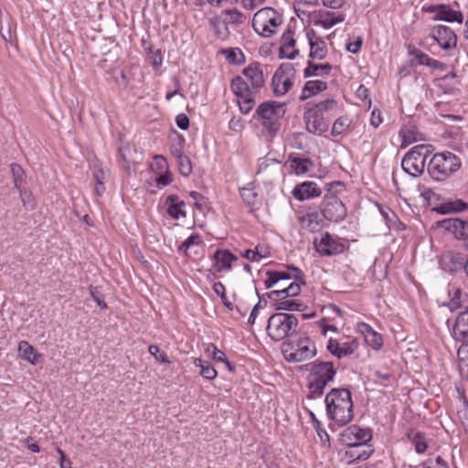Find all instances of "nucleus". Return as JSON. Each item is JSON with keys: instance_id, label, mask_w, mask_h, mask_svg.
<instances>
[{"instance_id": "f257e3e1", "label": "nucleus", "mask_w": 468, "mask_h": 468, "mask_svg": "<svg viewBox=\"0 0 468 468\" xmlns=\"http://www.w3.org/2000/svg\"><path fill=\"white\" fill-rule=\"evenodd\" d=\"M326 415L339 426H345L354 418V405L348 388H332L324 399Z\"/></svg>"}, {"instance_id": "f03ea898", "label": "nucleus", "mask_w": 468, "mask_h": 468, "mask_svg": "<svg viewBox=\"0 0 468 468\" xmlns=\"http://www.w3.org/2000/svg\"><path fill=\"white\" fill-rule=\"evenodd\" d=\"M309 372L307 388L309 394L307 399H315L322 397L326 386L332 382L336 375V369L333 362L315 360L304 366Z\"/></svg>"}, {"instance_id": "7ed1b4c3", "label": "nucleus", "mask_w": 468, "mask_h": 468, "mask_svg": "<svg viewBox=\"0 0 468 468\" xmlns=\"http://www.w3.org/2000/svg\"><path fill=\"white\" fill-rule=\"evenodd\" d=\"M345 190V184L334 181L325 185L326 194L321 205V214L324 219L333 222L342 221L347 214V209L337 195Z\"/></svg>"}, {"instance_id": "20e7f679", "label": "nucleus", "mask_w": 468, "mask_h": 468, "mask_svg": "<svg viewBox=\"0 0 468 468\" xmlns=\"http://www.w3.org/2000/svg\"><path fill=\"white\" fill-rule=\"evenodd\" d=\"M285 113L286 103L267 101L258 106L254 118L261 122L269 135H273L280 130Z\"/></svg>"}, {"instance_id": "39448f33", "label": "nucleus", "mask_w": 468, "mask_h": 468, "mask_svg": "<svg viewBox=\"0 0 468 468\" xmlns=\"http://www.w3.org/2000/svg\"><path fill=\"white\" fill-rule=\"evenodd\" d=\"M462 166L459 156L444 151L435 154L428 164V173L436 181H443L456 173Z\"/></svg>"}, {"instance_id": "423d86ee", "label": "nucleus", "mask_w": 468, "mask_h": 468, "mask_svg": "<svg viewBox=\"0 0 468 468\" xmlns=\"http://www.w3.org/2000/svg\"><path fill=\"white\" fill-rule=\"evenodd\" d=\"M282 353L288 362L298 363L309 360L316 356L315 344L308 336L282 343Z\"/></svg>"}, {"instance_id": "0eeeda50", "label": "nucleus", "mask_w": 468, "mask_h": 468, "mask_svg": "<svg viewBox=\"0 0 468 468\" xmlns=\"http://www.w3.org/2000/svg\"><path fill=\"white\" fill-rule=\"evenodd\" d=\"M267 333L275 341L292 337L298 330V319L291 314L277 313L268 320Z\"/></svg>"}, {"instance_id": "6e6552de", "label": "nucleus", "mask_w": 468, "mask_h": 468, "mask_svg": "<svg viewBox=\"0 0 468 468\" xmlns=\"http://www.w3.org/2000/svg\"><path fill=\"white\" fill-rule=\"evenodd\" d=\"M282 23V16L271 7H264L257 11L252 18V27L263 37H271L276 28Z\"/></svg>"}, {"instance_id": "1a4fd4ad", "label": "nucleus", "mask_w": 468, "mask_h": 468, "mask_svg": "<svg viewBox=\"0 0 468 468\" xmlns=\"http://www.w3.org/2000/svg\"><path fill=\"white\" fill-rule=\"evenodd\" d=\"M295 80V69L292 63H282L274 72L271 79V89L274 96L285 95L292 87Z\"/></svg>"}, {"instance_id": "9d476101", "label": "nucleus", "mask_w": 468, "mask_h": 468, "mask_svg": "<svg viewBox=\"0 0 468 468\" xmlns=\"http://www.w3.org/2000/svg\"><path fill=\"white\" fill-rule=\"evenodd\" d=\"M427 146L420 144L409 151L401 161V166L405 173L413 177L420 176L425 168Z\"/></svg>"}, {"instance_id": "9b49d317", "label": "nucleus", "mask_w": 468, "mask_h": 468, "mask_svg": "<svg viewBox=\"0 0 468 468\" xmlns=\"http://www.w3.org/2000/svg\"><path fill=\"white\" fill-rule=\"evenodd\" d=\"M372 439V432L369 429H362L357 425H351L346 428L341 433L340 441L347 447L366 446Z\"/></svg>"}, {"instance_id": "f8f14e48", "label": "nucleus", "mask_w": 468, "mask_h": 468, "mask_svg": "<svg viewBox=\"0 0 468 468\" xmlns=\"http://www.w3.org/2000/svg\"><path fill=\"white\" fill-rule=\"evenodd\" d=\"M430 37L438 43L443 50L454 49L457 47V36L449 27L437 25L431 28Z\"/></svg>"}, {"instance_id": "ddd939ff", "label": "nucleus", "mask_w": 468, "mask_h": 468, "mask_svg": "<svg viewBox=\"0 0 468 468\" xmlns=\"http://www.w3.org/2000/svg\"><path fill=\"white\" fill-rule=\"evenodd\" d=\"M438 226L452 234L458 240L468 239V219L460 218H445L439 221Z\"/></svg>"}, {"instance_id": "4468645a", "label": "nucleus", "mask_w": 468, "mask_h": 468, "mask_svg": "<svg viewBox=\"0 0 468 468\" xmlns=\"http://www.w3.org/2000/svg\"><path fill=\"white\" fill-rule=\"evenodd\" d=\"M317 252L323 256H333L344 251L345 246L335 239L328 232L324 233L319 240H314Z\"/></svg>"}, {"instance_id": "2eb2a0df", "label": "nucleus", "mask_w": 468, "mask_h": 468, "mask_svg": "<svg viewBox=\"0 0 468 468\" xmlns=\"http://www.w3.org/2000/svg\"><path fill=\"white\" fill-rule=\"evenodd\" d=\"M303 118L306 130L311 133L322 135L328 130L329 121L309 108L306 109Z\"/></svg>"}, {"instance_id": "dca6fc26", "label": "nucleus", "mask_w": 468, "mask_h": 468, "mask_svg": "<svg viewBox=\"0 0 468 468\" xmlns=\"http://www.w3.org/2000/svg\"><path fill=\"white\" fill-rule=\"evenodd\" d=\"M310 46L309 58L312 59H324L327 56V48L325 42L321 37L316 35L314 29L306 33Z\"/></svg>"}, {"instance_id": "f3484780", "label": "nucleus", "mask_w": 468, "mask_h": 468, "mask_svg": "<svg viewBox=\"0 0 468 468\" xmlns=\"http://www.w3.org/2000/svg\"><path fill=\"white\" fill-rule=\"evenodd\" d=\"M298 54L299 50L295 48L293 31L288 28L282 36L279 57L280 58L294 59Z\"/></svg>"}, {"instance_id": "a211bd4d", "label": "nucleus", "mask_w": 468, "mask_h": 468, "mask_svg": "<svg viewBox=\"0 0 468 468\" xmlns=\"http://www.w3.org/2000/svg\"><path fill=\"white\" fill-rule=\"evenodd\" d=\"M321 194L322 190L317 186V184L311 181L301 183L292 190V196L300 201L318 197Z\"/></svg>"}, {"instance_id": "6ab92c4d", "label": "nucleus", "mask_w": 468, "mask_h": 468, "mask_svg": "<svg viewBox=\"0 0 468 468\" xmlns=\"http://www.w3.org/2000/svg\"><path fill=\"white\" fill-rule=\"evenodd\" d=\"M261 66V63L253 62L243 69V75L250 82V88L255 91H259L265 82Z\"/></svg>"}, {"instance_id": "aec40b11", "label": "nucleus", "mask_w": 468, "mask_h": 468, "mask_svg": "<svg viewBox=\"0 0 468 468\" xmlns=\"http://www.w3.org/2000/svg\"><path fill=\"white\" fill-rule=\"evenodd\" d=\"M324 219L322 214L314 210L298 217L301 227L312 233L320 231Z\"/></svg>"}, {"instance_id": "412c9836", "label": "nucleus", "mask_w": 468, "mask_h": 468, "mask_svg": "<svg viewBox=\"0 0 468 468\" xmlns=\"http://www.w3.org/2000/svg\"><path fill=\"white\" fill-rule=\"evenodd\" d=\"M212 259L215 261L214 269L218 272L229 271L232 267V262L238 260L237 256L228 250H217Z\"/></svg>"}, {"instance_id": "4be33fe9", "label": "nucleus", "mask_w": 468, "mask_h": 468, "mask_svg": "<svg viewBox=\"0 0 468 468\" xmlns=\"http://www.w3.org/2000/svg\"><path fill=\"white\" fill-rule=\"evenodd\" d=\"M185 207L186 203L183 200H180L176 195L168 196L165 201V207L167 214L175 219L185 218L186 216V211L184 210Z\"/></svg>"}, {"instance_id": "5701e85b", "label": "nucleus", "mask_w": 468, "mask_h": 468, "mask_svg": "<svg viewBox=\"0 0 468 468\" xmlns=\"http://www.w3.org/2000/svg\"><path fill=\"white\" fill-rule=\"evenodd\" d=\"M452 331L456 339L468 344V305L458 315Z\"/></svg>"}, {"instance_id": "b1692460", "label": "nucleus", "mask_w": 468, "mask_h": 468, "mask_svg": "<svg viewBox=\"0 0 468 468\" xmlns=\"http://www.w3.org/2000/svg\"><path fill=\"white\" fill-rule=\"evenodd\" d=\"M303 285V284L301 283V282L295 281L291 282L287 287L279 290H273L266 293V296L271 301H277V297H282V300L284 298L294 297L300 294Z\"/></svg>"}, {"instance_id": "393cba45", "label": "nucleus", "mask_w": 468, "mask_h": 468, "mask_svg": "<svg viewBox=\"0 0 468 468\" xmlns=\"http://www.w3.org/2000/svg\"><path fill=\"white\" fill-rule=\"evenodd\" d=\"M433 20H441L448 23L457 22L462 24L463 15L461 11L453 10L449 5L440 4V10L434 16Z\"/></svg>"}, {"instance_id": "a878e982", "label": "nucleus", "mask_w": 468, "mask_h": 468, "mask_svg": "<svg viewBox=\"0 0 468 468\" xmlns=\"http://www.w3.org/2000/svg\"><path fill=\"white\" fill-rule=\"evenodd\" d=\"M309 109L314 112L325 117V120L329 121L330 117L337 112L338 103L335 99H326L313 105Z\"/></svg>"}, {"instance_id": "bb28decb", "label": "nucleus", "mask_w": 468, "mask_h": 468, "mask_svg": "<svg viewBox=\"0 0 468 468\" xmlns=\"http://www.w3.org/2000/svg\"><path fill=\"white\" fill-rule=\"evenodd\" d=\"M448 295L450 299L446 303H444V305L447 306L451 312H454L460 308L465 309V300L462 290L459 287L450 283L448 286Z\"/></svg>"}, {"instance_id": "cd10ccee", "label": "nucleus", "mask_w": 468, "mask_h": 468, "mask_svg": "<svg viewBox=\"0 0 468 468\" xmlns=\"http://www.w3.org/2000/svg\"><path fill=\"white\" fill-rule=\"evenodd\" d=\"M288 163L290 164L291 172L298 176L307 173L314 165L309 158L300 157L295 154L289 155Z\"/></svg>"}, {"instance_id": "c85d7f7f", "label": "nucleus", "mask_w": 468, "mask_h": 468, "mask_svg": "<svg viewBox=\"0 0 468 468\" xmlns=\"http://www.w3.org/2000/svg\"><path fill=\"white\" fill-rule=\"evenodd\" d=\"M327 89V82L324 80H308L305 82L302 93L300 95V101H303L307 99L314 96Z\"/></svg>"}, {"instance_id": "c756f323", "label": "nucleus", "mask_w": 468, "mask_h": 468, "mask_svg": "<svg viewBox=\"0 0 468 468\" xmlns=\"http://www.w3.org/2000/svg\"><path fill=\"white\" fill-rule=\"evenodd\" d=\"M373 452L369 446H354L348 447L345 456L349 459L348 463L367 460Z\"/></svg>"}, {"instance_id": "7c9ffc66", "label": "nucleus", "mask_w": 468, "mask_h": 468, "mask_svg": "<svg viewBox=\"0 0 468 468\" xmlns=\"http://www.w3.org/2000/svg\"><path fill=\"white\" fill-rule=\"evenodd\" d=\"M230 89L238 99L258 92L253 90L249 83L240 76H237L231 80Z\"/></svg>"}, {"instance_id": "2f4dec72", "label": "nucleus", "mask_w": 468, "mask_h": 468, "mask_svg": "<svg viewBox=\"0 0 468 468\" xmlns=\"http://www.w3.org/2000/svg\"><path fill=\"white\" fill-rule=\"evenodd\" d=\"M18 353L21 358L27 360L32 365H36L40 357L35 348L27 341H20L18 344Z\"/></svg>"}, {"instance_id": "473e14b6", "label": "nucleus", "mask_w": 468, "mask_h": 468, "mask_svg": "<svg viewBox=\"0 0 468 468\" xmlns=\"http://www.w3.org/2000/svg\"><path fill=\"white\" fill-rule=\"evenodd\" d=\"M331 69L332 65L328 62L324 64H314L309 60L306 68L303 69V77L307 79L313 76H320L322 75L321 71H323L324 75H329Z\"/></svg>"}, {"instance_id": "72a5a7b5", "label": "nucleus", "mask_w": 468, "mask_h": 468, "mask_svg": "<svg viewBox=\"0 0 468 468\" xmlns=\"http://www.w3.org/2000/svg\"><path fill=\"white\" fill-rule=\"evenodd\" d=\"M275 310H283V311H303L306 306L295 300H288L284 298L282 300V297H277V301H272Z\"/></svg>"}, {"instance_id": "f704fd0d", "label": "nucleus", "mask_w": 468, "mask_h": 468, "mask_svg": "<svg viewBox=\"0 0 468 468\" xmlns=\"http://www.w3.org/2000/svg\"><path fill=\"white\" fill-rule=\"evenodd\" d=\"M399 136L402 139V146L422 140L421 133L415 126L402 127L399 131Z\"/></svg>"}, {"instance_id": "c9c22d12", "label": "nucleus", "mask_w": 468, "mask_h": 468, "mask_svg": "<svg viewBox=\"0 0 468 468\" xmlns=\"http://www.w3.org/2000/svg\"><path fill=\"white\" fill-rule=\"evenodd\" d=\"M226 18L222 21L224 26L229 27V25L239 26L244 24L247 20L246 15L241 13L237 8L226 9L223 11Z\"/></svg>"}, {"instance_id": "e433bc0d", "label": "nucleus", "mask_w": 468, "mask_h": 468, "mask_svg": "<svg viewBox=\"0 0 468 468\" xmlns=\"http://www.w3.org/2000/svg\"><path fill=\"white\" fill-rule=\"evenodd\" d=\"M345 20V16L343 14L335 15L333 12H325L321 14L320 19L315 21V25H319L325 29L331 28L335 25L341 23Z\"/></svg>"}, {"instance_id": "4c0bfd02", "label": "nucleus", "mask_w": 468, "mask_h": 468, "mask_svg": "<svg viewBox=\"0 0 468 468\" xmlns=\"http://www.w3.org/2000/svg\"><path fill=\"white\" fill-rule=\"evenodd\" d=\"M221 53L230 64L242 65L245 63V56L239 48H225L222 49Z\"/></svg>"}, {"instance_id": "58836bf2", "label": "nucleus", "mask_w": 468, "mask_h": 468, "mask_svg": "<svg viewBox=\"0 0 468 468\" xmlns=\"http://www.w3.org/2000/svg\"><path fill=\"white\" fill-rule=\"evenodd\" d=\"M240 197L243 202L253 210L259 204L258 194L251 187H242L239 189Z\"/></svg>"}, {"instance_id": "ea45409f", "label": "nucleus", "mask_w": 468, "mask_h": 468, "mask_svg": "<svg viewBox=\"0 0 468 468\" xmlns=\"http://www.w3.org/2000/svg\"><path fill=\"white\" fill-rule=\"evenodd\" d=\"M207 353L210 354L211 357L218 362H224L229 371L233 370V367L231 366L230 362L228 360L225 353L219 349L217 348V346L213 344H210L209 346H207Z\"/></svg>"}, {"instance_id": "a19ab883", "label": "nucleus", "mask_w": 468, "mask_h": 468, "mask_svg": "<svg viewBox=\"0 0 468 468\" xmlns=\"http://www.w3.org/2000/svg\"><path fill=\"white\" fill-rule=\"evenodd\" d=\"M326 348L333 356H335L338 359L348 356V353L350 352V350L346 348L345 350H341L340 341L334 338H330L328 340Z\"/></svg>"}, {"instance_id": "79ce46f5", "label": "nucleus", "mask_w": 468, "mask_h": 468, "mask_svg": "<svg viewBox=\"0 0 468 468\" xmlns=\"http://www.w3.org/2000/svg\"><path fill=\"white\" fill-rule=\"evenodd\" d=\"M409 54L410 57H412V63L415 65L426 66L431 58V57L428 54L422 52L421 50L416 48H410L409 50Z\"/></svg>"}, {"instance_id": "37998d69", "label": "nucleus", "mask_w": 468, "mask_h": 468, "mask_svg": "<svg viewBox=\"0 0 468 468\" xmlns=\"http://www.w3.org/2000/svg\"><path fill=\"white\" fill-rule=\"evenodd\" d=\"M14 186L16 189L22 186L24 183L25 172L23 168L17 164H12L10 166Z\"/></svg>"}, {"instance_id": "c03bdc74", "label": "nucleus", "mask_w": 468, "mask_h": 468, "mask_svg": "<svg viewBox=\"0 0 468 468\" xmlns=\"http://www.w3.org/2000/svg\"><path fill=\"white\" fill-rule=\"evenodd\" d=\"M238 104H239V111L243 114H248L249 112H250V111L254 107V104H255V94H251V95H249V96H246V97L239 98L238 99Z\"/></svg>"}, {"instance_id": "a18cd8bd", "label": "nucleus", "mask_w": 468, "mask_h": 468, "mask_svg": "<svg viewBox=\"0 0 468 468\" xmlns=\"http://www.w3.org/2000/svg\"><path fill=\"white\" fill-rule=\"evenodd\" d=\"M214 292L218 295L223 303V304L229 309L233 310L234 305L231 302L229 301L226 295V289L222 282H218L213 284Z\"/></svg>"}, {"instance_id": "49530a36", "label": "nucleus", "mask_w": 468, "mask_h": 468, "mask_svg": "<svg viewBox=\"0 0 468 468\" xmlns=\"http://www.w3.org/2000/svg\"><path fill=\"white\" fill-rule=\"evenodd\" d=\"M350 125V121L346 117H339L335 120L332 127V135L337 136L343 133Z\"/></svg>"}, {"instance_id": "de8ad7c7", "label": "nucleus", "mask_w": 468, "mask_h": 468, "mask_svg": "<svg viewBox=\"0 0 468 468\" xmlns=\"http://www.w3.org/2000/svg\"><path fill=\"white\" fill-rule=\"evenodd\" d=\"M146 49L153 67L156 69H159L163 63L161 49L154 48L152 46L148 47Z\"/></svg>"}, {"instance_id": "09e8293b", "label": "nucleus", "mask_w": 468, "mask_h": 468, "mask_svg": "<svg viewBox=\"0 0 468 468\" xmlns=\"http://www.w3.org/2000/svg\"><path fill=\"white\" fill-rule=\"evenodd\" d=\"M366 343L375 350H379L383 346V339L380 334L375 330L367 335L365 338Z\"/></svg>"}, {"instance_id": "8fccbe9b", "label": "nucleus", "mask_w": 468, "mask_h": 468, "mask_svg": "<svg viewBox=\"0 0 468 468\" xmlns=\"http://www.w3.org/2000/svg\"><path fill=\"white\" fill-rule=\"evenodd\" d=\"M412 443L415 446V451L418 453H423L427 450V441L424 435L420 432L414 433L412 439Z\"/></svg>"}, {"instance_id": "3c124183", "label": "nucleus", "mask_w": 468, "mask_h": 468, "mask_svg": "<svg viewBox=\"0 0 468 468\" xmlns=\"http://www.w3.org/2000/svg\"><path fill=\"white\" fill-rule=\"evenodd\" d=\"M279 162L274 158H270L268 156H265L263 158L259 159L258 162V169L257 174H263L267 173L269 168H271L273 165H277Z\"/></svg>"}, {"instance_id": "603ef678", "label": "nucleus", "mask_w": 468, "mask_h": 468, "mask_svg": "<svg viewBox=\"0 0 468 468\" xmlns=\"http://www.w3.org/2000/svg\"><path fill=\"white\" fill-rule=\"evenodd\" d=\"M179 172L184 176H188L192 173V164L188 156L183 155L177 158Z\"/></svg>"}, {"instance_id": "864d4df0", "label": "nucleus", "mask_w": 468, "mask_h": 468, "mask_svg": "<svg viewBox=\"0 0 468 468\" xmlns=\"http://www.w3.org/2000/svg\"><path fill=\"white\" fill-rule=\"evenodd\" d=\"M434 210L441 215L454 213V200L442 199V201L441 203L436 205V207H434Z\"/></svg>"}, {"instance_id": "5fc2aeb1", "label": "nucleus", "mask_w": 468, "mask_h": 468, "mask_svg": "<svg viewBox=\"0 0 468 468\" xmlns=\"http://www.w3.org/2000/svg\"><path fill=\"white\" fill-rule=\"evenodd\" d=\"M17 190L20 194V197H21L23 206L30 210L34 209L35 202H34V197L32 196V193L27 189H23L22 186L19 187V189H17Z\"/></svg>"}, {"instance_id": "6e6d98bb", "label": "nucleus", "mask_w": 468, "mask_h": 468, "mask_svg": "<svg viewBox=\"0 0 468 468\" xmlns=\"http://www.w3.org/2000/svg\"><path fill=\"white\" fill-rule=\"evenodd\" d=\"M89 292H90L91 298L93 299L94 302H96V303L98 304V306L100 308L106 309L108 307L99 287L90 285L89 287Z\"/></svg>"}, {"instance_id": "4d7b16f0", "label": "nucleus", "mask_w": 468, "mask_h": 468, "mask_svg": "<svg viewBox=\"0 0 468 468\" xmlns=\"http://www.w3.org/2000/svg\"><path fill=\"white\" fill-rule=\"evenodd\" d=\"M220 23L221 21L218 17L210 19V25L214 28L217 37L222 40H225L229 37L230 32L229 30V27H227L226 26H224V31H221L219 28Z\"/></svg>"}, {"instance_id": "13d9d810", "label": "nucleus", "mask_w": 468, "mask_h": 468, "mask_svg": "<svg viewBox=\"0 0 468 468\" xmlns=\"http://www.w3.org/2000/svg\"><path fill=\"white\" fill-rule=\"evenodd\" d=\"M256 294L259 297V302L254 305L252 308L250 314L249 316V324H253L255 323L256 317L258 315L259 310L264 308L267 305V301L262 300L261 294L259 293L258 290L256 289Z\"/></svg>"}, {"instance_id": "bf43d9fd", "label": "nucleus", "mask_w": 468, "mask_h": 468, "mask_svg": "<svg viewBox=\"0 0 468 468\" xmlns=\"http://www.w3.org/2000/svg\"><path fill=\"white\" fill-rule=\"evenodd\" d=\"M311 420L314 423V427L317 432V435L321 439V441H329V435L324 429L322 427V423L318 420L315 415L311 411L310 412Z\"/></svg>"}, {"instance_id": "052dcab7", "label": "nucleus", "mask_w": 468, "mask_h": 468, "mask_svg": "<svg viewBox=\"0 0 468 468\" xmlns=\"http://www.w3.org/2000/svg\"><path fill=\"white\" fill-rule=\"evenodd\" d=\"M149 353L155 357V359L162 364H169L170 361L165 352H160V348L157 345H150L148 347Z\"/></svg>"}, {"instance_id": "680f3d73", "label": "nucleus", "mask_w": 468, "mask_h": 468, "mask_svg": "<svg viewBox=\"0 0 468 468\" xmlns=\"http://www.w3.org/2000/svg\"><path fill=\"white\" fill-rule=\"evenodd\" d=\"M373 380L376 384L382 385L384 387H388V384H386V381H388L393 378V375L389 372H381L379 370H376L372 374Z\"/></svg>"}, {"instance_id": "e2e57ef3", "label": "nucleus", "mask_w": 468, "mask_h": 468, "mask_svg": "<svg viewBox=\"0 0 468 468\" xmlns=\"http://www.w3.org/2000/svg\"><path fill=\"white\" fill-rule=\"evenodd\" d=\"M185 143V138L182 134H177V143H175L171 146V154L177 159L181 156L185 155L183 153V145Z\"/></svg>"}, {"instance_id": "0e129e2a", "label": "nucleus", "mask_w": 468, "mask_h": 468, "mask_svg": "<svg viewBox=\"0 0 468 468\" xmlns=\"http://www.w3.org/2000/svg\"><path fill=\"white\" fill-rule=\"evenodd\" d=\"M200 242L201 239L198 235H191L179 246L178 250L186 254L190 247L197 245Z\"/></svg>"}, {"instance_id": "69168bd1", "label": "nucleus", "mask_w": 468, "mask_h": 468, "mask_svg": "<svg viewBox=\"0 0 468 468\" xmlns=\"http://www.w3.org/2000/svg\"><path fill=\"white\" fill-rule=\"evenodd\" d=\"M200 375L208 380H213L214 378H216L218 373L217 370L213 367H211L209 362H207L205 366L201 368Z\"/></svg>"}, {"instance_id": "338daca9", "label": "nucleus", "mask_w": 468, "mask_h": 468, "mask_svg": "<svg viewBox=\"0 0 468 468\" xmlns=\"http://www.w3.org/2000/svg\"><path fill=\"white\" fill-rule=\"evenodd\" d=\"M287 271H289L294 281H298L303 284H306L304 281V274L298 267H295L294 265H288Z\"/></svg>"}, {"instance_id": "774afa93", "label": "nucleus", "mask_w": 468, "mask_h": 468, "mask_svg": "<svg viewBox=\"0 0 468 468\" xmlns=\"http://www.w3.org/2000/svg\"><path fill=\"white\" fill-rule=\"evenodd\" d=\"M363 44V38L362 37L358 36L356 37L354 42H348L346 45V48L348 52L352 54H357L362 47Z\"/></svg>"}]
</instances>
